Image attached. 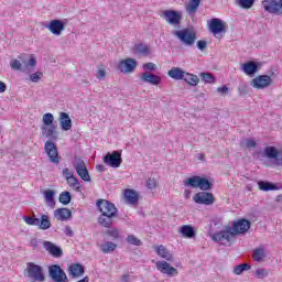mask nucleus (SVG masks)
Here are the masks:
<instances>
[{"label": "nucleus", "instance_id": "f257e3e1", "mask_svg": "<svg viewBox=\"0 0 282 282\" xmlns=\"http://www.w3.org/2000/svg\"><path fill=\"white\" fill-rule=\"evenodd\" d=\"M96 206L101 214L98 217V224L104 228L113 226V219L118 217V208L116 205L107 199H98Z\"/></svg>", "mask_w": 282, "mask_h": 282}, {"label": "nucleus", "instance_id": "f03ea898", "mask_svg": "<svg viewBox=\"0 0 282 282\" xmlns=\"http://www.w3.org/2000/svg\"><path fill=\"white\" fill-rule=\"evenodd\" d=\"M173 36L178 39L180 43L185 47H193L197 41V33L193 29H181L172 32Z\"/></svg>", "mask_w": 282, "mask_h": 282}, {"label": "nucleus", "instance_id": "7ed1b4c3", "mask_svg": "<svg viewBox=\"0 0 282 282\" xmlns=\"http://www.w3.org/2000/svg\"><path fill=\"white\" fill-rule=\"evenodd\" d=\"M23 220L28 226H37L40 230H50L52 228V221L47 215H42L40 219L36 218V215H33V217L24 216Z\"/></svg>", "mask_w": 282, "mask_h": 282}, {"label": "nucleus", "instance_id": "20e7f679", "mask_svg": "<svg viewBox=\"0 0 282 282\" xmlns=\"http://www.w3.org/2000/svg\"><path fill=\"white\" fill-rule=\"evenodd\" d=\"M160 17L172 28H180L182 25V11L163 10Z\"/></svg>", "mask_w": 282, "mask_h": 282}, {"label": "nucleus", "instance_id": "39448f33", "mask_svg": "<svg viewBox=\"0 0 282 282\" xmlns=\"http://www.w3.org/2000/svg\"><path fill=\"white\" fill-rule=\"evenodd\" d=\"M25 274L32 282L45 281V275H43V268L39 264H35L34 262H29L26 264Z\"/></svg>", "mask_w": 282, "mask_h": 282}, {"label": "nucleus", "instance_id": "423d86ee", "mask_svg": "<svg viewBox=\"0 0 282 282\" xmlns=\"http://www.w3.org/2000/svg\"><path fill=\"white\" fill-rule=\"evenodd\" d=\"M44 151L52 164H61V156L58 155V148L52 140H47L44 143Z\"/></svg>", "mask_w": 282, "mask_h": 282}, {"label": "nucleus", "instance_id": "0eeeda50", "mask_svg": "<svg viewBox=\"0 0 282 282\" xmlns=\"http://www.w3.org/2000/svg\"><path fill=\"white\" fill-rule=\"evenodd\" d=\"M73 166L80 180H83L84 182H91V176H89V171L87 170V165L85 164V161H83V159L75 158Z\"/></svg>", "mask_w": 282, "mask_h": 282}, {"label": "nucleus", "instance_id": "6e6552de", "mask_svg": "<svg viewBox=\"0 0 282 282\" xmlns=\"http://www.w3.org/2000/svg\"><path fill=\"white\" fill-rule=\"evenodd\" d=\"M48 276L53 282H69L67 274L58 264H52L48 267Z\"/></svg>", "mask_w": 282, "mask_h": 282}, {"label": "nucleus", "instance_id": "1a4fd4ad", "mask_svg": "<svg viewBox=\"0 0 282 282\" xmlns=\"http://www.w3.org/2000/svg\"><path fill=\"white\" fill-rule=\"evenodd\" d=\"M104 163L107 166H111V169H120V164H122V152L113 151L112 153H107L104 156Z\"/></svg>", "mask_w": 282, "mask_h": 282}, {"label": "nucleus", "instance_id": "9d476101", "mask_svg": "<svg viewBox=\"0 0 282 282\" xmlns=\"http://www.w3.org/2000/svg\"><path fill=\"white\" fill-rule=\"evenodd\" d=\"M210 237L216 242L228 241V243H235L236 236L235 231H232V228L227 227L225 230L213 234Z\"/></svg>", "mask_w": 282, "mask_h": 282}, {"label": "nucleus", "instance_id": "9b49d317", "mask_svg": "<svg viewBox=\"0 0 282 282\" xmlns=\"http://www.w3.org/2000/svg\"><path fill=\"white\" fill-rule=\"evenodd\" d=\"M252 226V223L248 219L241 218L232 224V232L237 237V235H246L248 230H250V227Z\"/></svg>", "mask_w": 282, "mask_h": 282}, {"label": "nucleus", "instance_id": "f8f14e48", "mask_svg": "<svg viewBox=\"0 0 282 282\" xmlns=\"http://www.w3.org/2000/svg\"><path fill=\"white\" fill-rule=\"evenodd\" d=\"M209 25V32L214 34V36H217V34H226V22H224L221 19L214 18L208 22Z\"/></svg>", "mask_w": 282, "mask_h": 282}, {"label": "nucleus", "instance_id": "ddd939ff", "mask_svg": "<svg viewBox=\"0 0 282 282\" xmlns=\"http://www.w3.org/2000/svg\"><path fill=\"white\" fill-rule=\"evenodd\" d=\"M262 6L270 14H282V0H263Z\"/></svg>", "mask_w": 282, "mask_h": 282}, {"label": "nucleus", "instance_id": "4468645a", "mask_svg": "<svg viewBox=\"0 0 282 282\" xmlns=\"http://www.w3.org/2000/svg\"><path fill=\"white\" fill-rule=\"evenodd\" d=\"M272 85V77L268 75H259L251 80L253 89H265Z\"/></svg>", "mask_w": 282, "mask_h": 282}, {"label": "nucleus", "instance_id": "2eb2a0df", "mask_svg": "<svg viewBox=\"0 0 282 282\" xmlns=\"http://www.w3.org/2000/svg\"><path fill=\"white\" fill-rule=\"evenodd\" d=\"M45 28L51 34H54V36H61L63 32H65V22L61 20H52Z\"/></svg>", "mask_w": 282, "mask_h": 282}, {"label": "nucleus", "instance_id": "dca6fc26", "mask_svg": "<svg viewBox=\"0 0 282 282\" xmlns=\"http://www.w3.org/2000/svg\"><path fill=\"white\" fill-rule=\"evenodd\" d=\"M138 67V62L133 58H127L119 62L118 69L121 74H131Z\"/></svg>", "mask_w": 282, "mask_h": 282}, {"label": "nucleus", "instance_id": "f3484780", "mask_svg": "<svg viewBox=\"0 0 282 282\" xmlns=\"http://www.w3.org/2000/svg\"><path fill=\"white\" fill-rule=\"evenodd\" d=\"M42 246L51 257H54L55 259H61V257H63V249L56 246V243L52 241H44Z\"/></svg>", "mask_w": 282, "mask_h": 282}, {"label": "nucleus", "instance_id": "a211bd4d", "mask_svg": "<svg viewBox=\"0 0 282 282\" xmlns=\"http://www.w3.org/2000/svg\"><path fill=\"white\" fill-rule=\"evenodd\" d=\"M194 202L196 204H204L205 206H210V204H215V196H213V193L200 192L194 196Z\"/></svg>", "mask_w": 282, "mask_h": 282}, {"label": "nucleus", "instance_id": "6ab92c4d", "mask_svg": "<svg viewBox=\"0 0 282 282\" xmlns=\"http://www.w3.org/2000/svg\"><path fill=\"white\" fill-rule=\"evenodd\" d=\"M42 131L43 138H46L47 140H58V127L53 126H41L40 127Z\"/></svg>", "mask_w": 282, "mask_h": 282}, {"label": "nucleus", "instance_id": "aec40b11", "mask_svg": "<svg viewBox=\"0 0 282 282\" xmlns=\"http://www.w3.org/2000/svg\"><path fill=\"white\" fill-rule=\"evenodd\" d=\"M264 155L269 160H275V164L278 166H282V152L276 150V148H274V147H267L264 149Z\"/></svg>", "mask_w": 282, "mask_h": 282}, {"label": "nucleus", "instance_id": "412c9836", "mask_svg": "<svg viewBox=\"0 0 282 282\" xmlns=\"http://www.w3.org/2000/svg\"><path fill=\"white\" fill-rule=\"evenodd\" d=\"M139 78L142 83H148L149 85H154V86H158L160 85V83H162V77L155 74H152L150 72H145L141 74Z\"/></svg>", "mask_w": 282, "mask_h": 282}, {"label": "nucleus", "instance_id": "4be33fe9", "mask_svg": "<svg viewBox=\"0 0 282 282\" xmlns=\"http://www.w3.org/2000/svg\"><path fill=\"white\" fill-rule=\"evenodd\" d=\"M156 269L159 272H162V274H167V276H174V274H177V269L171 267L166 261H158Z\"/></svg>", "mask_w": 282, "mask_h": 282}, {"label": "nucleus", "instance_id": "5701e85b", "mask_svg": "<svg viewBox=\"0 0 282 282\" xmlns=\"http://www.w3.org/2000/svg\"><path fill=\"white\" fill-rule=\"evenodd\" d=\"M123 199L126 204H129V206H137L140 194L135 192V189H126L123 193Z\"/></svg>", "mask_w": 282, "mask_h": 282}, {"label": "nucleus", "instance_id": "b1692460", "mask_svg": "<svg viewBox=\"0 0 282 282\" xmlns=\"http://www.w3.org/2000/svg\"><path fill=\"white\" fill-rule=\"evenodd\" d=\"M20 63L22 64V72H28L31 68L36 67V58L31 56L28 58V55H20L19 56Z\"/></svg>", "mask_w": 282, "mask_h": 282}, {"label": "nucleus", "instance_id": "393cba45", "mask_svg": "<svg viewBox=\"0 0 282 282\" xmlns=\"http://www.w3.org/2000/svg\"><path fill=\"white\" fill-rule=\"evenodd\" d=\"M199 6H202V0H188V2L185 3V12H187L189 17H195L197 10H199Z\"/></svg>", "mask_w": 282, "mask_h": 282}, {"label": "nucleus", "instance_id": "a878e982", "mask_svg": "<svg viewBox=\"0 0 282 282\" xmlns=\"http://www.w3.org/2000/svg\"><path fill=\"white\" fill-rule=\"evenodd\" d=\"M54 217L58 219V221H67V219L72 218V210L68 208H58L54 210Z\"/></svg>", "mask_w": 282, "mask_h": 282}, {"label": "nucleus", "instance_id": "bb28decb", "mask_svg": "<svg viewBox=\"0 0 282 282\" xmlns=\"http://www.w3.org/2000/svg\"><path fill=\"white\" fill-rule=\"evenodd\" d=\"M59 124L63 131L72 129V119L67 112H59Z\"/></svg>", "mask_w": 282, "mask_h": 282}, {"label": "nucleus", "instance_id": "cd10ccee", "mask_svg": "<svg viewBox=\"0 0 282 282\" xmlns=\"http://www.w3.org/2000/svg\"><path fill=\"white\" fill-rule=\"evenodd\" d=\"M68 272L69 275L73 276V279H79V276H83V274H85V267L79 263H75L69 267Z\"/></svg>", "mask_w": 282, "mask_h": 282}, {"label": "nucleus", "instance_id": "c85d7f7f", "mask_svg": "<svg viewBox=\"0 0 282 282\" xmlns=\"http://www.w3.org/2000/svg\"><path fill=\"white\" fill-rule=\"evenodd\" d=\"M155 252L158 253L161 259H165V261H173V253L169 252V249L164 246H155L154 247Z\"/></svg>", "mask_w": 282, "mask_h": 282}, {"label": "nucleus", "instance_id": "c756f323", "mask_svg": "<svg viewBox=\"0 0 282 282\" xmlns=\"http://www.w3.org/2000/svg\"><path fill=\"white\" fill-rule=\"evenodd\" d=\"M185 74L186 72H184L180 67H173L167 72V76H170V78H173L174 80H183Z\"/></svg>", "mask_w": 282, "mask_h": 282}, {"label": "nucleus", "instance_id": "7c9ffc66", "mask_svg": "<svg viewBox=\"0 0 282 282\" xmlns=\"http://www.w3.org/2000/svg\"><path fill=\"white\" fill-rule=\"evenodd\" d=\"M242 70L247 76H252V74H257L259 72V66L254 62H247L242 65Z\"/></svg>", "mask_w": 282, "mask_h": 282}, {"label": "nucleus", "instance_id": "2f4dec72", "mask_svg": "<svg viewBox=\"0 0 282 282\" xmlns=\"http://www.w3.org/2000/svg\"><path fill=\"white\" fill-rule=\"evenodd\" d=\"M54 195H56V192H54V189H47V191H44L43 193L44 202L51 208H54V206H56V202L54 200Z\"/></svg>", "mask_w": 282, "mask_h": 282}, {"label": "nucleus", "instance_id": "473e14b6", "mask_svg": "<svg viewBox=\"0 0 282 282\" xmlns=\"http://www.w3.org/2000/svg\"><path fill=\"white\" fill-rule=\"evenodd\" d=\"M178 232L182 234L183 237H186L187 239H193L195 237V229L191 225H183Z\"/></svg>", "mask_w": 282, "mask_h": 282}, {"label": "nucleus", "instance_id": "72a5a7b5", "mask_svg": "<svg viewBox=\"0 0 282 282\" xmlns=\"http://www.w3.org/2000/svg\"><path fill=\"white\" fill-rule=\"evenodd\" d=\"M183 80H185V83H187V85H191L192 87H197V85L199 84V77H197V75H193L186 72Z\"/></svg>", "mask_w": 282, "mask_h": 282}, {"label": "nucleus", "instance_id": "f704fd0d", "mask_svg": "<svg viewBox=\"0 0 282 282\" xmlns=\"http://www.w3.org/2000/svg\"><path fill=\"white\" fill-rule=\"evenodd\" d=\"M118 248V245L111 242V241H106L102 245H100V250L104 252V254H109V252H113Z\"/></svg>", "mask_w": 282, "mask_h": 282}, {"label": "nucleus", "instance_id": "c9c22d12", "mask_svg": "<svg viewBox=\"0 0 282 282\" xmlns=\"http://www.w3.org/2000/svg\"><path fill=\"white\" fill-rule=\"evenodd\" d=\"M198 188L200 191H210L213 188V184L208 182V178L198 176Z\"/></svg>", "mask_w": 282, "mask_h": 282}, {"label": "nucleus", "instance_id": "e433bc0d", "mask_svg": "<svg viewBox=\"0 0 282 282\" xmlns=\"http://www.w3.org/2000/svg\"><path fill=\"white\" fill-rule=\"evenodd\" d=\"M252 258L258 262L263 261L265 259V249L263 247L254 249Z\"/></svg>", "mask_w": 282, "mask_h": 282}, {"label": "nucleus", "instance_id": "4c0bfd02", "mask_svg": "<svg viewBox=\"0 0 282 282\" xmlns=\"http://www.w3.org/2000/svg\"><path fill=\"white\" fill-rule=\"evenodd\" d=\"M236 4L239 6L242 10H250L254 6L256 0H235Z\"/></svg>", "mask_w": 282, "mask_h": 282}, {"label": "nucleus", "instance_id": "58836bf2", "mask_svg": "<svg viewBox=\"0 0 282 282\" xmlns=\"http://www.w3.org/2000/svg\"><path fill=\"white\" fill-rule=\"evenodd\" d=\"M258 186L260 191H264V192L276 191L278 188L276 185L272 183L263 182V181L258 182Z\"/></svg>", "mask_w": 282, "mask_h": 282}, {"label": "nucleus", "instance_id": "ea45409f", "mask_svg": "<svg viewBox=\"0 0 282 282\" xmlns=\"http://www.w3.org/2000/svg\"><path fill=\"white\" fill-rule=\"evenodd\" d=\"M248 270H250V264L242 263V264L236 265L234 268V274L239 276V275L243 274V272H248Z\"/></svg>", "mask_w": 282, "mask_h": 282}, {"label": "nucleus", "instance_id": "a19ab883", "mask_svg": "<svg viewBox=\"0 0 282 282\" xmlns=\"http://www.w3.org/2000/svg\"><path fill=\"white\" fill-rule=\"evenodd\" d=\"M185 186H191V188H198L199 186V176H192L184 181Z\"/></svg>", "mask_w": 282, "mask_h": 282}, {"label": "nucleus", "instance_id": "79ce46f5", "mask_svg": "<svg viewBox=\"0 0 282 282\" xmlns=\"http://www.w3.org/2000/svg\"><path fill=\"white\" fill-rule=\"evenodd\" d=\"M241 149H254L257 147V141L254 139H243L240 141Z\"/></svg>", "mask_w": 282, "mask_h": 282}, {"label": "nucleus", "instance_id": "37998d69", "mask_svg": "<svg viewBox=\"0 0 282 282\" xmlns=\"http://www.w3.org/2000/svg\"><path fill=\"white\" fill-rule=\"evenodd\" d=\"M135 52H138V54H141L142 56H149L151 54V48H149V46L144 44H137Z\"/></svg>", "mask_w": 282, "mask_h": 282}, {"label": "nucleus", "instance_id": "c03bdc74", "mask_svg": "<svg viewBox=\"0 0 282 282\" xmlns=\"http://www.w3.org/2000/svg\"><path fill=\"white\" fill-rule=\"evenodd\" d=\"M42 127H52L54 126V115H52L51 112H47L43 116L42 118Z\"/></svg>", "mask_w": 282, "mask_h": 282}, {"label": "nucleus", "instance_id": "a18cd8bd", "mask_svg": "<svg viewBox=\"0 0 282 282\" xmlns=\"http://www.w3.org/2000/svg\"><path fill=\"white\" fill-rule=\"evenodd\" d=\"M72 202V194L69 192H62L59 194V203L67 206Z\"/></svg>", "mask_w": 282, "mask_h": 282}, {"label": "nucleus", "instance_id": "49530a36", "mask_svg": "<svg viewBox=\"0 0 282 282\" xmlns=\"http://www.w3.org/2000/svg\"><path fill=\"white\" fill-rule=\"evenodd\" d=\"M66 182L70 186V188H75V191L80 189V183H78V178H76V176H72L70 178H67Z\"/></svg>", "mask_w": 282, "mask_h": 282}, {"label": "nucleus", "instance_id": "de8ad7c7", "mask_svg": "<svg viewBox=\"0 0 282 282\" xmlns=\"http://www.w3.org/2000/svg\"><path fill=\"white\" fill-rule=\"evenodd\" d=\"M199 76L202 80H204V83H208V84L215 83V76H213V74L210 73H200Z\"/></svg>", "mask_w": 282, "mask_h": 282}, {"label": "nucleus", "instance_id": "09e8293b", "mask_svg": "<svg viewBox=\"0 0 282 282\" xmlns=\"http://www.w3.org/2000/svg\"><path fill=\"white\" fill-rule=\"evenodd\" d=\"M127 241L128 243H130L131 246H142V240H140L138 237H135L134 235H130L127 237Z\"/></svg>", "mask_w": 282, "mask_h": 282}, {"label": "nucleus", "instance_id": "8fccbe9b", "mask_svg": "<svg viewBox=\"0 0 282 282\" xmlns=\"http://www.w3.org/2000/svg\"><path fill=\"white\" fill-rule=\"evenodd\" d=\"M11 68L18 72H23V64L21 63V59H13L11 62Z\"/></svg>", "mask_w": 282, "mask_h": 282}, {"label": "nucleus", "instance_id": "3c124183", "mask_svg": "<svg viewBox=\"0 0 282 282\" xmlns=\"http://www.w3.org/2000/svg\"><path fill=\"white\" fill-rule=\"evenodd\" d=\"M249 91H250V87H248V85L246 84H240V86L238 87L239 96H246L248 95Z\"/></svg>", "mask_w": 282, "mask_h": 282}, {"label": "nucleus", "instance_id": "603ef678", "mask_svg": "<svg viewBox=\"0 0 282 282\" xmlns=\"http://www.w3.org/2000/svg\"><path fill=\"white\" fill-rule=\"evenodd\" d=\"M41 78H43V73L41 72H36L30 75V82L31 83H39V80H41Z\"/></svg>", "mask_w": 282, "mask_h": 282}, {"label": "nucleus", "instance_id": "864d4df0", "mask_svg": "<svg viewBox=\"0 0 282 282\" xmlns=\"http://www.w3.org/2000/svg\"><path fill=\"white\" fill-rule=\"evenodd\" d=\"M147 186L150 191H155V188H158V181L155 178H149L147 181Z\"/></svg>", "mask_w": 282, "mask_h": 282}, {"label": "nucleus", "instance_id": "5fc2aeb1", "mask_svg": "<svg viewBox=\"0 0 282 282\" xmlns=\"http://www.w3.org/2000/svg\"><path fill=\"white\" fill-rule=\"evenodd\" d=\"M269 272L265 269H257L256 270V276L257 279H265L268 276Z\"/></svg>", "mask_w": 282, "mask_h": 282}, {"label": "nucleus", "instance_id": "6e6d98bb", "mask_svg": "<svg viewBox=\"0 0 282 282\" xmlns=\"http://www.w3.org/2000/svg\"><path fill=\"white\" fill-rule=\"evenodd\" d=\"M106 234L108 235V237H111L112 239H118V237H120V231L118 229L107 230Z\"/></svg>", "mask_w": 282, "mask_h": 282}, {"label": "nucleus", "instance_id": "4d7b16f0", "mask_svg": "<svg viewBox=\"0 0 282 282\" xmlns=\"http://www.w3.org/2000/svg\"><path fill=\"white\" fill-rule=\"evenodd\" d=\"M105 76H107V72L105 70V67L99 66L98 69H97L98 80H102V78H105Z\"/></svg>", "mask_w": 282, "mask_h": 282}, {"label": "nucleus", "instance_id": "13d9d810", "mask_svg": "<svg viewBox=\"0 0 282 282\" xmlns=\"http://www.w3.org/2000/svg\"><path fill=\"white\" fill-rule=\"evenodd\" d=\"M63 177H65V180H69L72 177H74V172H72L69 169L65 167L63 170Z\"/></svg>", "mask_w": 282, "mask_h": 282}, {"label": "nucleus", "instance_id": "bf43d9fd", "mask_svg": "<svg viewBox=\"0 0 282 282\" xmlns=\"http://www.w3.org/2000/svg\"><path fill=\"white\" fill-rule=\"evenodd\" d=\"M158 68V66H155L154 63H145L143 64V69H148L149 72H155V69Z\"/></svg>", "mask_w": 282, "mask_h": 282}, {"label": "nucleus", "instance_id": "052dcab7", "mask_svg": "<svg viewBox=\"0 0 282 282\" xmlns=\"http://www.w3.org/2000/svg\"><path fill=\"white\" fill-rule=\"evenodd\" d=\"M207 45H208V42H206L204 40L197 41V47H198V50H200V52H204V50H206Z\"/></svg>", "mask_w": 282, "mask_h": 282}, {"label": "nucleus", "instance_id": "680f3d73", "mask_svg": "<svg viewBox=\"0 0 282 282\" xmlns=\"http://www.w3.org/2000/svg\"><path fill=\"white\" fill-rule=\"evenodd\" d=\"M218 94H221L223 96H226L229 91L227 86H221L217 88Z\"/></svg>", "mask_w": 282, "mask_h": 282}, {"label": "nucleus", "instance_id": "e2e57ef3", "mask_svg": "<svg viewBox=\"0 0 282 282\" xmlns=\"http://www.w3.org/2000/svg\"><path fill=\"white\" fill-rule=\"evenodd\" d=\"M64 232L67 237H74V230L69 226L65 227Z\"/></svg>", "mask_w": 282, "mask_h": 282}, {"label": "nucleus", "instance_id": "0e129e2a", "mask_svg": "<svg viewBox=\"0 0 282 282\" xmlns=\"http://www.w3.org/2000/svg\"><path fill=\"white\" fill-rule=\"evenodd\" d=\"M8 89V86L6 83L0 80V94H4V91Z\"/></svg>", "mask_w": 282, "mask_h": 282}, {"label": "nucleus", "instance_id": "69168bd1", "mask_svg": "<svg viewBox=\"0 0 282 282\" xmlns=\"http://www.w3.org/2000/svg\"><path fill=\"white\" fill-rule=\"evenodd\" d=\"M97 171H98L99 173H102V171H105V165H98V166H97Z\"/></svg>", "mask_w": 282, "mask_h": 282}, {"label": "nucleus", "instance_id": "338daca9", "mask_svg": "<svg viewBox=\"0 0 282 282\" xmlns=\"http://www.w3.org/2000/svg\"><path fill=\"white\" fill-rule=\"evenodd\" d=\"M121 282H129V275H123L121 278Z\"/></svg>", "mask_w": 282, "mask_h": 282}, {"label": "nucleus", "instance_id": "774afa93", "mask_svg": "<svg viewBox=\"0 0 282 282\" xmlns=\"http://www.w3.org/2000/svg\"><path fill=\"white\" fill-rule=\"evenodd\" d=\"M31 246H36V240H31Z\"/></svg>", "mask_w": 282, "mask_h": 282}]
</instances>
